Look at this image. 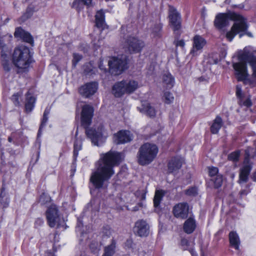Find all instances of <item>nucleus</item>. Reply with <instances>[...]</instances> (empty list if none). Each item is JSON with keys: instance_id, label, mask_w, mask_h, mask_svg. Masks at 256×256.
Instances as JSON below:
<instances>
[{"instance_id": "nucleus-1", "label": "nucleus", "mask_w": 256, "mask_h": 256, "mask_svg": "<svg viewBox=\"0 0 256 256\" xmlns=\"http://www.w3.org/2000/svg\"><path fill=\"white\" fill-rule=\"evenodd\" d=\"M122 154L110 150L100 156L95 164L90 180L97 188L107 186L108 181L114 174V168L122 161Z\"/></svg>"}, {"instance_id": "nucleus-2", "label": "nucleus", "mask_w": 256, "mask_h": 256, "mask_svg": "<svg viewBox=\"0 0 256 256\" xmlns=\"http://www.w3.org/2000/svg\"><path fill=\"white\" fill-rule=\"evenodd\" d=\"M244 62L234 63L235 76L238 81H242L245 84H256V58L249 60L246 54L241 56Z\"/></svg>"}, {"instance_id": "nucleus-3", "label": "nucleus", "mask_w": 256, "mask_h": 256, "mask_svg": "<svg viewBox=\"0 0 256 256\" xmlns=\"http://www.w3.org/2000/svg\"><path fill=\"white\" fill-rule=\"evenodd\" d=\"M229 20L235 21L231 30L228 32L226 35L227 39L230 42L237 34L240 32L245 31L248 28V26L245 19L240 15L234 12L218 14L216 16L214 24L216 27L222 28L228 24Z\"/></svg>"}, {"instance_id": "nucleus-4", "label": "nucleus", "mask_w": 256, "mask_h": 256, "mask_svg": "<svg viewBox=\"0 0 256 256\" xmlns=\"http://www.w3.org/2000/svg\"><path fill=\"white\" fill-rule=\"evenodd\" d=\"M94 114V108L90 105L83 106L82 112V124L86 128V133L94 145L99 146L102 144L106 136L104 135L102 128H98L97 130L94 129H87L90 125Z\"/></svg>"}, {"instance_id": "nucleus-5", "label": "nucleus", "mask_w": 256, "mask_h": 256, "mask_svg": "<svg viewBox=\"0 0 256 256\" xmlns=\"http://www.w3.org/2000/svg\"><path fill=\"white\" fill-rule=\"evenodd\" d=\"M12 62L18 68L27 70L32 62L30 49L22 46L16 48L12 54Z\"/></svg>"}, {"instance_id": "nucleus-6", "label": "nucleus", "mask_w": 256, "mask_h": 256, "mask_svg": "<svg viewBox=\"0 0 256 256\" xmlns=\"http://www.w3.org/2000/svg\"><path fill=\"white\" fill-rule=\"evenodd\" d=\"M158 151V148L156 144H144L141 146L138 151V163L142 166L148 164L156 158Z\"/></svg>"}, {"instance_id": "nucleus-7", "label": "nucleus", "mask_w": 256, "mask_h": 256, "mask_svg": "<svg viewBox=\"0 0 256 256\" xmlns=\"http://www.w3.org/2000/svg\"><path fill=\"white\" fill-rule=\"evenodd\" d=\"M246 157L244 166L240 170L239 174V184L247 182L248 176L252 169L251 164L249 162V158H254L256 156V150L252 148H248L245 151Z\"/></svg>"}, {"instance_id": "nucleus-8", "label": "nucleus", "mask_w": 256, "mask_h": 256, "mask_svg": "<svg viewBox=\"0 0 256 256\" xmlns=\"http://www.w3.org/2000/svg\"><path fill=\"white\" fill-rule=\"evenodd\" d=\"M128 60L125 56L112 57L108 62L110 72L114 75H118L127 68Z\"/></svg>"}, {"instance_id": "nucleus-9", "label": "nucleus", "mask_w": 256, "mask_h": 256, "mask_svg": "<svg viewBox=\"0 0 256 256\" xmlns=\"http://www.w3.org/2000/svg\"><path fill=\"white\" fill-rule=\"evenodd\" d=\"M46 218L48 226L51 228H60L65 224L64 220H61L56 206L52 204L48 208L46 212Z\"/></svg>"}, {"instance_id": "nucleus-10", "label": "nucleus", "mask_w": 256, "mask_h": 256, "mask_svg": "<svg viewBox=\"0 0 256 256\" xmlns=\"http://www.w3.org/2000/svg\"><path fill=\"white\" fill-rule=\"evenodd\" d=\"M122 42L124 48L130 52H140L145 46L142 40L131 36L124 38Z\"/></svg>"}, {"instance_id": "nucleus-11", "label": "nucleus", "mask_w": 256, "mask_h": 256, "mask_svg": "<svg viewBox=\"0 0 256 256\" xmlns=\"http://www.w3.org/2000/svg\"><path fill=\"white\" fill-rule=\"evenodd\" d=\"M206 40L202 36L196 34L192 38V46L190 54L192 56L200 55L206 45Z\"/></svg>"}, {"instance_id": "nucleus-12", "label": "nucleus", "mask_w": 256, "mask_h": 256, "mask_svg": "<svg viewBox=\"0 0 256 256\" xmlns=\"http://www.w3.org/2000/svg\"><path fill=\"white\" fill-rule=\"evenodd\" d=\"M0 50H1V59L4 68L6 70H9V62L11 57L10 50L4 44L0 38Z\"/></svg>"}, {"instance_id": "nucleus-13", "label": "nucleus", "mask_w": 256, "mask_h": 256, "mask_svg": "<svg viewBox=\"0 0 256 256\" xmlns=\"http://www.w3.org/2000/svg\"><path fill=\"white\" fill-rule=\"evenodd\" d=\"M134 231L139 236H147L150 233V226L146 221L138 220L135 224Z\"/></svg>"}, {"instance_id": "nucleus-14", "label": "nucleus", "mask_w": 256, "mask_h": 256, "mask_svg": "<svg viewBox=\"0 0 256 256\" xmlns=\"http://www.w3.org/2000/svg\"><path fill=\"white\" fill-rule=\"evenodd\" d=\"M98 88V84L96 82H88L82 86L79 90L80 93L85 97H89L94 94Z\"/></svg>"}, {"instance_id": "nucleus-15", "label": "nucleus", "mask_w": 256, "mask_h": 256, "mask_svg": "<svg viewBox=\"0 0 256 256\" xmlns=\"http://www.w3.org/2000/svg\"><path fill=\"white\" fill-rule=\"evenodd\" d=\"M169 18L170 23L173 27L174 30H178L180 28L181 18L180 14L176 8L172 6H170Z\"/></svg>"}, {"instance_id": "nucleus-16", "label": "nucleus", "mask_w": 256, "mask_h": 256, "mask_svg": "<svg viewBox=\"0 0 256 256\" xmlns=\"http://www.w3.org/2000/svg\"><path fill=\"white\" fill-rule=\"evenodd\" d=\"M173 214L177 218L184 219L188 214V206L186 203H179L173 208Z\"/></svg>"}, {"instance_id": "nucleus-17", "label": "nucleus", "mask_w": 256, "mask_h": 256, "mask_svg": "<svg viewBox=\"0 0 256 256\" xmlns=\"http://www.w3.org/2000/svg\"><path fill=\"white\" fill-rule=\"evenodd\" d=\"M132 138V134L128 130H120L114 136V141L117 144L129 142Z\"/></svg>"}, {"instance_id": "nucleus-18", "label": "nucleus", "mask_w": 256, "mask_h": 256, "mask_svg": "<svg viewBox=\"0 0 256 256\" xmlns=\"http://www.w3.org/2000/svg\"><path fill=\"white\" fill-rule=\"evenodd\" d=\"M112 93L116 97H120L126 94L123 80L116 82L112 88Z\"/></svg>"}, {"instance_id": "nucleus-19", "label": "nucleus", "mask_w": 256, "mask_h": 256, "mask_svg": "<svg viewBox=\"0 0 256 256\" xmlns=\"http://www.w3.org/2000/svg\"><path fill=\"white\" fill-rule=\"evenodd\" d=\"M126 88V94H130L135 92L139 87L138 81L134 80H123Z\"/></svg>"}, {"instance_id": "nucleus-20", "label": "nucleus", "mask_w": 256, "mask_h": 256, "mask_svg": "<svg viewBox=\"0 0 256 256\" xmlns=\"http://www.w3.org/2000/svg\"><path fill=\"white\" fill-rule=\"evenodd\" d=\"M138 109L141 113L146 114L150 117H154L156 115L155 109L147 102H144L142 106L138 107Z\"/></svg>"}, {"instance_id": "nucleus-21", "label": "nucleus", "mask_w": 256, "mask_h": 256, "mask_svg": "<svg viewBox=\"0 0 256 256\" xmlns=\"http://www.w3.org/2000/svg\"><path fill=\"white\" fill-rule=\"evenodd\" d=\"M14 36L30 44H32L33 42L32 38L30 34L21 28H17L16 29L14 32Z\"/></svg>"}, {"instance_id": "nucleus-22", "label": "nucleus", "mask_w": 256, "mask_h": 256, "mask_svg": "<svg viewBox=\"0 0 256 256\" xmlns=\"http://www.w3.org/2000/svg\"><path fill=\"white\" fill-rule=\"evenodd\" d=\"M96 26L102 29L107 27L105 22V15L102 10L98 11L95 16Z\"/></svg>"}, {"instance_id": "nucleus-23", "label": "nucleus", "mask_w": 256, "mask_h": 256, "mask_svg": "<svg viewBox=\"0 0 256 256\" xmlns=\"http://www.w3.org/2000/svg\"><path fill=\"white\" fill-rule=\"evenodd\" d=\"M196 226V225L195 220L192 218H190L184 222L183 229L186 233L190 234L193 232Z\"/></svg>"}, {"instance_id": "nucleus-24", "label": "nucleus", "mask_w": 256, "mask_h": 256, "mask_svg": "<svg viewBox=\"0 0 256 256\" xmlns=\"http://www.w3.org/2000/svg\"><path fill=\"white\" fill-rule=\"evenodd\" d=\"M182 164V160L178 158H174L168 163V169L170 172H173L180 169Z\"/></svg>"}, {"instance_id": "nucleus-25", "label": "nucleus", "mask_w": 256, "mask_h": 256, "mask_svg": "<svg viewBox=\"0 0 256 256\" xmlns=\"http://www.w3.org/2000/svg\"><path fill=\"white\" fill-rule=\"evenodd\" d=\"M162 81L166 87L169 88H172L174 82V79L171 74L168 72H165L162 74Z\"/></svg>"}, {"instance_id": "nucleus-26", "label": "nucleus", "mask_w": 256, "mask_h": 256, "mask_svg": "<svg viewBox=\"0 0 256 256\" xmlns=\"http://www.w3.org/2000/svg\"><path fill=\"white\" fill-rule=\"evenodd\" d=\"M229 239L230 245L236 250H238L240 244L238 234L234 232H232L229 234Z\"/></svg>"}, {"instance_id": "nucleus-27", "label": "nucleus", "mask_w": 256, "mask_h": 256, "mask_svg": "<svg viewBox=\"0 0 256 256\" xmlns=\"http://www.w3.org/2000/svg\"><path fill=\"white\" fill-rule=\"evenodd\" d=\"M222 124V121L221 118L219 116H217L210 127L211 132L213 134H217Z\"/></svg>"}, {"instance_id": "nucleus-28", "label": "nucleus", "mask_w": 256, "mask_h": 256, "mask_svg": "<svg viewBox=\"0 0 256 256\" xmlns=\"http://www.w3.org/2000/svg\"><path fill=\"white\" fill-rule=\"evenodd\" d=\"M116 243L112 240V243L104 248V252L102 256H112L116 252Z\"/></svg>"}, {"instance_id": "nucleus-29", "label": "nucleus", "mask_w": 256, "mask_h": 256, "mask_svg": "<svg viewBox=\"0 0 256 256\" xmlns=\"http://www.w3.org/2000/svg\"><path fill=\"white\" fill-rule=\"evenodd\" d=\"M35 101V98L28 92L26 94V101L25 106L26 112H30L34 108Z\"/></svg>"}, {"instance_id": "nucleus-30", "label": "nucleus", "mask_w": 256, "mask_h": 256, "mask_svg": "<svg viewBox=\"0 0 256 256\" xmlns=\"http://www.w3.org/2000/svg\"><path fill=\"white\" fill-rule=\"evenodd\" d=\"M214 188H218L221 186L222 182V175H216V177L212 178L210 180Z\"/></svg>"}, {"instance_id": "nucleus-31", "label": "nucleus", "mask_w": 256, "mask_h": 256, "mask_svg": "<svg viewBox=\"0 0 256 256\" xmlns=\"http://www.w3.org/2000/svg\"><path fill=\"white\" fill-rule=\"evenodd\" d=\"M163 196V193L162 190H156L155 193L154 198V207H158Z\"/></svg>"}, {"instance_id": "nucleus-32", "label": "nucleus", "mask_w": 256, "mask_h": 256, "mask_svg": "<svg viewBox=\"0 0 256 256\" xmlns=\"http://www.w3.org/2000/svg\"><path fill=\"white\" fill-rule=\"evenodd\" d=\"M50 114V109L46 108L44 112V115H43V118L42 121V124L39 130L38 136H39L40 133V131L42 130V128L46 125V122L48 121V115Z\"/></svg>"}, {"instance_id": "nucleus-33", "label": "nucleus", "mask_w": 256, "mask_h": 256, "mask_svg": "<svg viewBox=\"0 0 256 256\" xmlns=\"http://www.w3.org/2000/svg\"><path fill=\"white\" fill-rule=\"evenodd\" d=\"M0 204H2V208H6L9 204L8 197L3 194V192H2L0 194Z\"/></svg>"}, {"instance_id": "nucleus-34", "label": "nucleus", "mask_w": 256, "mask_h": 256, "mask_svg": "<svg viewBox=\"0 0 256 256\" xmlns=\"http://www.w3.org/2000/svg\"><path fill=\"white\" fill-rule=\"evenodd\" d=\"M50 198L46 194L44 193L42 194L39 199V202L42 204H46L50 202Z\"/></svg>"}, {"instance_id": "nucleus-35", "label": "nucleus", "mask_w": 256, "mask_h": 256, "mask_svg": "<svg viewBox=\"0 0 256 256\" xmlns=\"http://www.w3.org/2000/svg\"><path fill=\"white\" fill-rule=\"evenodd\" d=\"M240 156V151L238 150L232 152L228 156V159L230 160H232V162H237Z\"/></svg>"}, {"instance_id": "nucleus-36", "label": "nucleus", "mask_w": 256, "mask_h": 256, "mask_svg": "<svg viewBox=\"0 0 256 256\" xmlns=\"http://www.w3.org/2000/svg\"><path fill=\"white\" fill-rule=\"evenodd\" d=\"M84 4L82 0H74L72 3V8L79 11L84 8Z\"/></svg>"}, {"instance_id": "nucleus-37", "label": "nucleus", "mask_w": 256, "mask_h": 256, "mask_svg": "<svg viewBox=\"0 0 256 256\" xmlns=\"http://www.w3.org/2000/svg\"><path fill=\"white\" fill-rule=\"evenodd\" d=\"M164 98L166 103L170 104L173 102L174 97L170 92H166L164 94Z\"/></svg>"}, {"instance_id": "nucleus-38", "label": "nucleus", "mask_w": 256, "mask_h": 256, "mask_svg": "<svg viewBox=\"0 0 256 256\" xmlns=\"http://www.w3.org/2000/svg\"><path fill=\"white\" fill-rule=\"evenodd\" d=\"M22 94V93L21 92H19L12 95V100L16 106H18L20 104V100H19L20 99Z\"/></svg>"}, {"instance_id": "nucleus-39", "label": "nucleus", "mask_w": 256, "mask_h": 256, "mask_svg": "<svg viewBox=\"0 0 256 256\" xmlns=\"http://www.w3.org/2000/svg\"><path fill=\"white\" fill-rule=\"evenodd\" d=\"M82 56L77 53L73 54V60H72V66L76 67L78 63L82 60Z\"/></svg>"}, {"instance_id": "nucleus-40", "label": "nucleus", "mask_w": 256, "mask_h": 256, "mask_svg": "<svg viewBox=\"0 0 256 256\" xmlns=\"http://www.w3.org/2000/svg\"><path fill=\"white\" fill-rule=\"evenodd\" d=\"M218 168L216 167H209L208 168V174L209 176L212 178L216 177V175H220L218 174Z\"/></svg>"}, {"instance_id": "nucleus-41", "label": "nucleus", "mask_w": 256, "mask_h": 256, "mask_svg": "<svg viewBox=\"0 0 256 256\" xmlns=\"http://www.w3.org/2000/svg\"><path fill=\"white\" fill-rule=\"evenodd\" d=\"M82 148V144L80 142H76L74 144V154L75 157L78 155V152Z\"/></svg>"}, {"instance_id": "nucleus-42", "label": "nucleus", "mask_w": 256, "mask_h": 256, "mask_svg": "<svg viewBox=\"0 0 256 256\" xmlns=\"http://www.w3.org/2000/svg\"><path fill=\"white\" fill-rule=\"evenodd\" d=\"M186 194L190 196H194L197 194V188L194 187H192L187 189L185 192Z\"/></svg>"}, {"instance_id": "nucleus-43", "label": "nucleus", "mask_w": 256, "mask_h": 256, "mask_svg": "<svg viewBox=\"0 0 256 256\" xmlns=\"http://www.w3.org/2000/svg\"><path fill=\"white\" fill-rule=\"evenodd\" d=\"M33 10L32 8L27 9L26 12L22 16V21L26 20V19L30 18L32 14Z\"/></svg>"}, {"instance_id": "nucleus-44", "label": "nucleus", "mask_w": 256, "mask_h": 256, "mask_svg": "<svg viewBox=\"0 0 256 256\" xmlns=\"http://www.w3.org/2000/svg\"><path fill=\"white\" fill-rule=\"evenodd\" d=\"M94 66L92 62H89L86 64L84 66V70L86 74L91 72L93 70Z\"/></svg>"}, {"instance_id": "nucleus-45", "label": "nucleus", "mask_w": 256, "mask_h": 256, "mask_svg": "<svg viewBox=\"0 0 256 256\" xmlns=\"http://www.w3.org/2000/svg\"><path fill=\"white\" fill-rule=\"evenodd\" d=\"M181 245L184 250H188L190 242L188 240L183 238L181 240Z\"/></svg>"}, {"instance_id": "nucleus-46", "label": "nucleus", "mask_w": 256, "mask_h": 256, "mask_svg": "<svg viewBox=\"0 0 256 256\" xmlns=\"http://www.w3.org/2000/svg\"><path fill=\"white\" fill-rule=\"evenodd\" d=\"M44 223V221L43 219L41 218H38L35 221L34 226L36 228H38V227L42 226Z\"/></svg>"}, {"instance_id": "nucleus-47", "label": "nucleus", "mask_w": 256, "mask_h": 256, "mask_svg": "<svg viewBox=\"0 0 256 256\" xmlns=\"http://www.w3.org/2000/svg\"><path fill=\"white\" fill-rule=\"evenodd\" d=\"M90 248L94 252H96L100 250V246L98 243H96V245L92 244L90 245Z\"/></svg>"}, {"instance_id": "nucleus-48", "label": "nucleus", "mask_w": 256, "mask_h": 256, "mask_svg": "<svg viewBox=\"0 0 256 256\" xmlns=\"http://www.w3.org/2000/svg\"><path fill=\"white\" fill-rule=\"evenodd\" d=\"M236 94L238 98H240L242 96V90L240 86H238L236 88Z\"/></svg>"}, {"instance_id": "nucleus-49", "label": "nucleus", "mask_w": 256, "mask_h": 256, "mask_svg": "<svg viewBox=\"0 0 256 256\" xmlns=\"http://www.w3.org/2000/svg\"><path fill=\"white\" fill-rule=\"evenodd\" d=\"M82 1L84 2V5L87 8H90L92 6V0H82Z\"/></svg>"}, {"instance_id": "nucleus-50", "label": "nucleus", "mask_w": 256, "mask_h": 256, "mask_svg": "<svg viewBox=\"0 0 256 256\" xmlns=\"http://www.w3.org/2000/svg\"><path fill=\"white\" fill-rule=\"evenodd\" d=\"M176 46L184 47L185 45V42L182 40H178L176 42Z\"/></svg>"}, {"instance_id": "nucleus-51", "label": "nucleus", "mask_w": 256, "mask_h": 256, "mask_svg": "<svg viewBox=\"0 0 256 256\" xmlns=\"http://www.w3.org/2000/svg\"><path fill=\"white\" fill-rule=\"evenodd\" d=\"M162 26L160 24H158L156 26V30H153V32L156 33V36H158V32L161 30Z\"/></svg>"}, {"instance_id": "nucleus-52", "label": "nucleus", "mask_w": 256, "mask_h": 256, "mask_svg": "<svg viewBox=\"0 0 256 256\" xmlns=\"http://www.w3.org/2000/svg\"><path fill=\"white\" fill-rule=\"evenodd\" d=\"M252 104L250 100L248 99L244 102V105L246 106H251Z\"/></svg>"}, {"instance_id": "nucleus-53", "label": "nucleus", "mask_w": 256, "mask_h": 256, "mask_svg": "<svg viewBox=\"0 0 256 256\" xmlns=\"http://www.w3.org/2000/svg\"><path fill=\"white\" fill-rule=\"evenodd\" d=\"M99 68L102 70H106V68H104V66L102 64V60H100L99 64Z\"/></svg>"}, {"instance_id": "nucleus-54", "label": "nucleus", "mask_w": 256, "mask_h": 256, "mask_svg": "<svg viewBox=\"0 0 256 256\" xmlns=\"http://www.w3.org/2000/svg\"><path fill=\"white\" fill-rule=\"evenodd\" d=\"M106 232H104L106 233V236H110L111 234V230L109 228H106L104 229Z\"/></svg>"}, {"instance_id": "nucleus-55", "label": "nucleus", "mask_w": 256, "mask_h": 256, "mask_svg": "<svg viewBox=\"0 0 256 256\" xmlns=\"http://www.w3.org/2000/svg\"><path fill=\"white\" fill-rule=\"evenodd\" d=\"M92 42H93V44H94V46L96 47V48H97L99 47L102 43L99 40H98V44H96V42H95L94 40H93Z\"/></svg>"}, {"instance_id": "nucleus-56", "label": "nucleus", "mask_w": 256, "mask_h": 256, "mask_svg": "<svg viewBox=\"0 0 256 256\" xmlns=\"http://www.w3.org/2000/svg\"><path fill=\"white\" fill-rule=\"evenodd\" d=\"M192 256H198L196 253L193 250H189Z\"/></svg>"}, {"instance_id": "nucleus-57", "label": "nucleus", "mask_w": 256, "mask_h": 256, "mask_svg": "<svg viewBox=\"0 0 256 256\" xmlns=\"http://www.w3.org/2000/svg\"><path fill=\"white\" fill-rule=\"evenodd\" d=\"M248 193V192L246 190H242L240 192V194L241 196L246 195Z\"/></svg>"}, {"instance_id": "nucleus-58", "label": "nucleus", "mask_w": 256, "mask_h": 256, "mask_svg": "<svg viewBox=\"0 0 256 256\" xmlns=\"http://www.w3.org/2000/svg\"><path fill=\"white\" fill-rule=\"evenodd\" d=\"M81 224H81L80 219H78V224L77 225V228H80Z\"/></svg>"}, {"instance_id": "nucleus-59", "label": "nucleus", "mask_w": 256, "mask_h": 256, "mask_svg": "<svg viewBox=\"0 0 256 256\" xmlns=\"http://www.w3.org/2000/svg\"><path fill=\"white\" fill-rule=\"evenodd\" d=\"M253 180L254 181L256 182V176H253Z\"/></svg>"}, {"instance_id": "nucleus-60", "label": "nucleus", "mask_w": 256, "mask_h": 256, "mask_svg": "<svg viewBox=\"0 0 256 256\" xmlns=\"http://www.w3.org/2000/svg\"><path fill=\"white\" fill-rule=\"evenodd\" d=\"M247 34L249 36H252V34H251L250 33H248Z\"/></svg>"}, {"instance_id": "nucleus-61", "label": "nucleus", "mask_w": 256, "mask_h": 256, "mask_svg": "<svg viewBox=\"0 0 256 256\" xmlns=\"http://www.w3.org/2000/svg\"><path fill=\"white\" fill-rule=\"evenodd\" d=\"M116 0H106V1L107 2H108V1H115Z\"/></svg>"}, {"instance_id": "nucleus-62", "label": "nucleus", "mask_w": 256, "mask_h": 256, "mask_svg": "<svg viewBox=\"0 0 256 256\" xmlns=\"http://www.w3.org/2000/svg\"><path fill=\"white\" fill-rule=\"evenodd\" d=\"M8 140H9L10 142V141H11V138H8Z\"/></svg>"}, {"instance_id": "nucleus-63", "label": "nucleus", "mask_w": 256, "mask_h": 256, "mask_svg": "<svg viewBox=\"0 0 256 256\" xmlns=\"http://www.w3.org/2000/svg\"><path fill=\"white\" fill-rule=\"evenodd\" d=\"M78 134V132H76V135L77 136Z\"/></svg>"}]
</instances>
